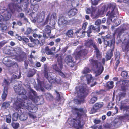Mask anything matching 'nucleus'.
<instances>
[{
	"label": "nucleus",
	"instance_id": "a878e982",
	"mask_svg": "<svg viewBox=\"0 0 129 129\" xmlns=\"http://www.w3.org/2000/svg\"><path fill=\"white\" fill-rule=\"evenodd\" d=\"M7 88H6L4 87V89L3 93L2 95V98L3 100H5L7 95Z\"/></svg>",
	"mask_w": 129,
	"mask_h": 129
},
{
	"label": "nucleus",
	"instance_id": "7ed1b4c3",
	"mask_svg": "<svg viewBox=\"0 0 129 129\" xmlns=\"http://www.w3.org/2000/svg\"><path fill=\"white\" fill-rule=\"evenodd\" d=\"M73 112L76 114L77 117L76 118H70L68 119V122L69 124L75 127H80L81 117L82 115L84 114V111L82 109H78L75 107L72 108Z\"/></svg>",
	"mask_w": 129,
	"mask_h": 129
},
{
	"label": "nucleus",
	"instance_id": "6ab92c4d",
	"mask_svg": "<svg viewBox=\"0 0 129 129\" xmlns=\"http://www.w3.org/2000/svg\"><path fill=\"white\" fill-rule=\"evenodd\" d=\"M78 11L76 9H73L70 10L68 13V14L70 16H73L77 13Z\"/></svg>",
	"mask_w": 129,
	"mask_h": 129
},
{
	"label": "nucleus",
	"instance_id": "f704fd0d",
	"mask_svg": "<svg viewBox=\"0 0 129 129\" xmlns=\"http://www.w3.org/2000/svg\"><path fill=\"white\" fill-rule=\"evenodd\" d=\"M19 124L18 123H13L12 124V126L14 128H17L19 127Z\"/></svg>",
	"mask_w": 129,
	"mask_h": 129
},
{
	"label": "nucleus",
	"instance_id": "393cba45",
	"mask_svg": "<svg viewBox=\"0 0 129 129\" xmlns=\"http://www.w3.org/2000/svg\"><path fill=\"white\" fill-rule=\"evenodd\" d=\"M36 72L34 69H30L28 74V76L29 77H32L35 74Z\"/></svg>",
	"mask_w": 129,
	"mask_h": 129
},
{
	"label": "nucleus",
	"instance_id": "8fccbe9b",
	"mask_svg": "<svg viewBox=\"0 0 129 129\" xmlns=\"http://www.w3.org/2000/svg\"><path fill=\"white\" fill-rule=\"evenodd\" d=\"M16 59H17V61L19 62H20L23 61L22 58L20 56L16 57Z\"/></svg>",
	"mask_w": 129,
	"mask_h": 129
},
{
	"label": "nucleus",
	"instance_id": "4be33fe9",
	"mask_svg": "<svg viewBox=\"0 0 129 129\" xmlns=\"http://www.w3.org/2000/svg\"><path fill=\"white\" fill-rule=\"evenodd\" d=\"M38 86L42 91H44V88H46L44 83L40 81H38Z\"/></svg>",
	"mask_w": 129,
	"mask_h": 129
},
{
	"label": "nucleus",
	"instance_id": "aec40b11",
	"mask_svg": "<svg viewBox=\"0 0 129 129\" xmlns=\"http://www.w3.org/2000/svg\"><path fill=\"white\" fill-rule=\"evenodd\" d=\"M41 52L44 53H46V54L48 55H51L53 54V53L51 52L48 47L47 46L45 47V49H42Z\"/></svg>",
	"mask_w": 129,
	"mask_h": 129
},
{
	"label": "nucleus",
	"instance_id": "603ef678",
	"mask_svg": "<svg viewBox=\"0 0 129 129\" xmlns=\"http://www.w3.org/2000/svg\"><path fill=\"white\" fill-rule=\"evenodd\" d=\"M87 24L88 23L87 22H85L83 24L82 27L83 29L85 30L86 29Z\"/></svg>",
	"mask_w": 129,
	"mask_h": 129
},
{
	"label": "nucleus",
	"instance_id": "f3484780",
	"mask_svg": "<svg viewBox=\"0 0 129 129\" xmlns=\"http://www.w3.org/2000/svg\"><path fill=\"white\" fill-rule=\"evenodd\" d=\"M58 24L60 26L66 25L68 24V21L63 17H60L58 21Z\"/></svg>",
	"mask_w": 129,
	"mask_h": 129
},
{
	"label": "nucleus",
	"instance_id": "a18cd8bd",
	"mask_svg": "<svg viewBox=\"0 0 129 129\" xmlns=\"http://www.w3.org/2000/svg\"><path fill=\"white\" fill-rule=\"evenodd\" d=\"M119 123L118 122V121L116 120H115L112 123V124H113L115 127L117 126Z\"/></svg>",
	"mask_w": 129,
	"mask_h": 129
},
{
	"label": "nucleus",
	"instance_id": "a211bd4d",
	"mask_svg": "<svg viewBox=\"0 0 129 129\" xmlns=\"http://www.w3.org/2000/svg\"><path fill=\"white\" fill-rule=\"evenodd\" d=\"M56 18V14L55 13H53L51 15L50 18H49V15H48L46 19L45 23H47L48 22L49 20L50 21L54 20Z\"/></svg>",
	"mask_w": 129,
	"mask_h": 129
},
{
	"label": "nucleus",
	"instance_id": "20e7f679",
	"mask_svg": "<svg viewBox=\"0 0 129 129\" xmlns=\"http://www.w3.org/2000/svg\"><path fill=\"white\" fill-rule=\"evenodd\" d=\"M106 9L109 10L106 16H108L111 21L114 22L118 14V9L116 4H108L106 7Z\"/></svg>",
	"mask_w": 129,
	"mask_h": 129
},
{
	"label": "nucleus",
	"instance_id": "9b49d317",
	"mask_svg": "<svg viewBox=\"0 0 129 129\" xmlns=\"http://www.w3.org/2000/svg\"><path fill=\"white\" fill-rule=\"evenodd\" d=\"M82 47L81 46H78L77 49V51L80 50L79 51H78V53L76 56V59H77L79 58L81 56L85 55L87 54V51L86 49L82 50L81 48Z\"/></svg>",
	"mask_w": 129,
	"mask_h": 129
},
{
	"label": "nucleus",
	"instance_id": "c03bdc74",
	"mask_svg": "<svg viewBox=\"0 0 129 129\" xmlns=\"http://www.w3.org/2000/svg\"><path fill=\"white\" fill-rule=\"evenodd\" d=\"M125 95V93L124 92H120L119 94V96L121 98L124 97Z\"/></svg>",
	"mask_w": 129,
	"mask_h": 129
},
{
	"label": "nucleus",
	"instance_id": "b1692460",
	"mask_svg": "<svg viewBox=\"0 0 129 129\" xmlns=\"http://www.w3.org/2000/svg\"><path fill=\"white\" fill-rule=\"evenodd\" d=\"M73 33L72 30L70 29L67 32L66 35L69 37L72 38L73 37Z\"/></svg>",
	"mask_w": 129,
	"mask_h": 129
},
{
	"label": "nucleus",
	"instance_id": "e433bc0d",
	"mask_svg": "<svg viewBox=\"0 0 129 129\" xmlns=\"http://www.w3.org/2000/svg\"><path fill=\"white\" fill-rule=\"evenodd\" d=\"M90 71L88 68L86 67L84 68L82 72L84 74H86L90 72Z\"/></svg>",
	"mask_w": 129,
	"mask_h": 129
},
{
	"label": "nucleus",
	"instance_id": "4468645a",
	"mask_svg": "<svg viewBox=\"0 0 129 129\" xmlns=\"http://www.w3.org/2000/svg\"><path fill=\"white\" fill-rule=\"evenodd\" d=\"M107 6L105 5L104 6L101 8V10H99L97 14L95 16L96 18H98L99 17H101L104 14L105 12H106L107 10L106 9Z\"/></svg>",
	"mask_w": 129,
	"mask_h": 129
},
{
	"label": "nucleus",
	"instance_id": "680f3d73",
	"mask_svg": "<svg viewBox=\"0 0 129 129\" xmlns=\"http://www.w3.org/2000/svg\"><path fill=\"white\" fill-rule=\"evenodd\" d=\"M74 21V19L70 20L68 21V23H69V24H71L73 23Z\"/></svg>",
	"mask_w": 129,
	"mask_h": 129
},
{
	"label": "nucleus",
	"instance_id": "c9c22d12",
	"mask_svg": "<svg viewBox=\"0 0 129 129\" xmlns=\"http://www.w3.org/2000/svg\"><path fill=\"white\" fill-rule=\"evenodd\" d=\"M10 105L9 103L4 102L3 103L2 105V107L6 108L8 107Z\"/></svg>",
	"mask_w": 129,
	"mask_h": 129
},
{
	"label": "nucleus",
	"instance_id": "c756f323",
	"mask_svg": "<svg viewBox=\"0 0 129 129\" xmlns=\"http://www.w3.org/2000/svg\"><path fill=\"white\" fill-rule=\"evenodd\" d=\"M97 98L96 96H93L90 100L89 102L91 104H93L97 100Z\"/></svg>",
	"mask_w": 129,
	"mask_h": 129
},
{
	"label": "nucleus",
	"instance_id": "dca6fc26",
	"mask_svg": "<svg viewBox=\"0 0 129 129\" xmlns=\"http://www.w3.org/2000/svg\"><path fill=\"white\" fill-rule=\"evenodd\" d=\"M52 73L50 72H48L47 71H46V69H45V76L48 80L49 82H52L53 81H52V80H53V79L52 78Z\"/></svg>",
	"mask_w": 129,
	"mask_h": 129
},
{
	"label": "nucleus",
	"instance_id": "473e14b6",
	"mask_svg": "<svg viewBox=\"0 0 129 129\" xmlns=\"http://www.w3.org/2000/svg\"><path fill=\"white\" fill-rule=\"evenodd\" d=\"M44 18L43 15H40L39 16L37 17V21L39 22H40L43 21Z\"/></svg>",
	"mask_w": 129,
	"mask_h": 129
},
{
	"label": "nucleus",
	"instance_id": "5fc2aeb1",
	"mask_svg": "<svg viewBox=\"0 0 129 129\" xmlns=\"http://www.w3.org/2000/svg\"><path fill=\"white\" fill-rule=\"evenodd\" d=\"M104 37H105L104 36H102V39H104V43L106 45V47L108 45H108L109 46V44H108V42H107L106 41H105L104 40Z\"/></svg>",
	"mask_w": 129,
	"mask_h": 129
},
{
	"label": "nucleus",
	"instance_id": "c85d7f7f",
	"mask_svg": "<svg viewBox=\"0 0 129 129\" xmlns=\"http://www.w3.org/2000/svg\"><path fill=\"white\" fill-rule=\"evenodd\" d=\"M45 31L48 35H49L51 33L50 26L48 25L45 27Z\"/></svg>",
	"mask_w": 129,
	"mask_h": 129
},
{
	"label": "nucleus",
	"instance_id": "052dcab7",
	"mask_svg": "<svg viewBox=\"0 0 129 129\" xmlns=\"http://www.w3.org/2000/svg\"><path fill=\"white\" fill-rule=\"evenodd\" d=\"M22 40L23 41L26 42H28L29 41V39L28 38L25 37H24L23 38Z\"/></svg>",
	"mask_w": 129,
	"mask_h": 129
},
{
	"label": "nucleus",
	"instance_id": "2f4dec72",
	"mask_svg": "<svg viewBox=\"0 0 129 129\" xmlns=\"http://www.w3.org/2000/svg\"><path fill=\"white\" fill-rule=\"evenodd\" d=\"M6 122L8 123H10L11 121V116L10 115H8L6 116Z\"/></svg>",
	"mask_w": 129,
	"mask_h": 129
},
{
	"label": "nucleus",
	"instance_id": "3c124183",
	"mask_svg": "<svg viewBox=\"0 0 129 129\" xmlns=\"http://www.w3.org/2000/svg\"><path fill=\"white\" fill-rule=\"evenodd\" d=\"M113 104L112 103H109L107 107L108 109H110L112 107Z\"/></svg>",
	"mask_w": 129,
	"mask_h": 129
},
{
	"label": "nucleus",
	"instance_id": "1a4fd4ad",
	"mask_svg": "<svg viewBox=\"0 0 129 129\" xmlns=\"http://www.w3.org/2000/svg\"><path fill=\"white\" fill-rule=\"evenodd\" d=\"M36 92L30 88L29 89V91L28 94V96L29 98L34 101L35 103L37 102V100L36 99H38L36 96Z\"/></svg>",
	"mask_w": 129,
	"mask_h": 129
},
{
	"label": "nucleus",
	"instance_id": "4c0bfd02",
	"mask_svg": "<svg viewBox=\"0 0 129 129\" xmlns=\"http://www.w3.org/2000/svg\"><path fill=\"white\" fill-rule=\"evenodd\" d=\"M9 84V83L5 79L4 80L3 82V86H4V87H5V88H7V86Z\"/></svg>",
	"mask_w": 129,
	"mask_h": 129
},
{
	"label": "nucleus",
	"instance_id": "774afa93",
	"mask_svg": "<svg viewBox=\"0 0 129 129\" xmlns=\"http://www.w3.org/2000/svg\"><path fill=\"white\" fill-rule=\"evenodd\" d=\"M94 122L96 124H98L100 123V120H94Z\"/></svg>",
	"mask_w": 129,
	"mask_h": 129
},
{
	"label": "nucleus",
	"instance_id": "338daca9",
	"mask_svg": "<svg viewBox=\"0 0 129 129\" xmlns=\"http://www.w3.org/2000/svg\"><path fill=\"white\" fill-rule=\"evenodd\" d=\"M1 28L2 29L3 31L7 29V27L6 26L4 25V26H2Z\"/></svg>",
	"mask_w": 129,
	"mask_h": 129
},
{
	"label": "nucleus",
	"instance_id": "f03ea898",
	"mask_svg": "<svg viewBox=\"0 0 129 129\" xmlns=\"http://www.w3.org/2000/svg\"><path fill=\"white\" fill-rule=\"evenodd\" d=\"M24 0H12V3H10L8 5V8L7 10H4L0 9V13H2L4 12L5 13L7 12V14H5L4 16L0 15V21H2L3 20H8L11 18V13H13L15 9H16L18 11H20L22 10L21 5L20 4L18 5L22 2Z\"/></svg>",
	"mask_w": 129,
	"mask_h": 129
},
{
	"label": "nucleus",
	"instance_id": "9d476101",
	"mask_svg": "<svg viewBox=\"0 0 129 129\" xmlns=\"http://www.w3.org/2000/svg\"><path fill=\"white\" fill-rule=\"evenodd\" d=\"M57 61L58 67L57 66L56 64H55L52 65V67L56 71H59L62 69L63 67L61 57H58Z\"/></svg>",
	"mask_w": 129,
	"mask_h": 129
},
{
	"label": "nucleus",
	"instance_id": "4d7b16f0",
	"mask_svg": "<svg viewBox=\"0 0 129 129\" xmlns=\"http://www.w3.org/2000/svg\"><path fill=\"white\" fill-rule=\"evenodd\" d=\"M7 42L5 41H3L1 42H0V47H2L5 44L7 43Z\"/></svg>",
	"mask_w": 129,
	"mask_h": 129
},
{
	"label": "nucleus",
	"instance_id": "5701e85b",
	"mask_svg": "<svg viewBox=\"0 0 129 129\" xmlns=\"http://www.w3.org/2000/svg\"><path fill=\"white\" fill-rule=\"evenodd\" d=\"M87 83L89 84L93 81V77L91 74H88L86 76Z\"/></svg>",
	"mask_w": 129,
	"mask_h": 129
},
{
	"label": "nucleus",
	"instance_id": "0eeeda50",
	"mask_svg": "<svg viewBox=\"0 0 129 129\" xmlns=\"http://www.w3.org/2000/svg\"><path fill=\"white\" fill-rule=\"evenodd\" d=\"M86 86L85 85L84 86H77L76 88L75 94H77L78 97H80V95H83L82 93L86 92L87 91V89L85 87Z\"/></svg>",
	"mask_w": 129,
	"mask_h": 129
},
{
	"label": "nucleus",
	"instance_id": "2eb2a0df",
	"mask_svg": "<svg viewBox=\"0 0 129 129\" xmlns=\"http://www.w3.org/2000/svg\"><path fill=\"white\" fill-rule=\"evenodd\" d=\"M128 102V100H126L124 101H122L121 103V106H120V108L121 109H124L126 110L127 111H129V106H126L125 104H126L127 102ZM127 113L126 114V116H129V113H127Z\"/></svg>",
	"mask_w": 129,
	"mask_h": 129
},
{
	"label": "nucleus",
	"instance_id": "69168bd1",
	"mask_svg": "<svg viewBox=\"0 0 129 129\" xmlns=\"http://www.w3.org/2000/svg\"><path fill=\"white\" fill-rule=\"evenodd\" d=\"M16 36H17L16 38L19 40H22V38L21 36H18L17 34H16Z\"/></svg>",
	"mask_w": 129,
	"mask_h": 129
},
{
	"label": "nucleus",
	"instance_id": "39448f33",
	"mask_svg": "<svg viewBox=\"0 0 129 129\" xmlns=\"http://www.w3.org/2000/svg\"><path fill=\"white\" fill-rule=\"evenodd\" d=\"M90 61L92 64L91 68L94 72L95 76L100 75L103 70V66L100 63L98 62L97 61L93 59H90Z\"/></svg>",
	"mask_w": 129,
	"mask_h": 129
},
{
	"label": "nucleus",
	"instance_id": "49530a36",
	"mask_svg": "<svg viewBox=\"0 0 129 129\" xmlns=\"http://www.w3.org/2000/svg\"><path fill=\"white\" fill-rule=\"evenodd\" d=\"M39 8V6L38 4H36L33 6V9L35 11H36Z\"/></svg>",
	"mask_w": 129,
	"mask_h": 129
},
{
	"label": "nucleus",
	"instance_id": "09e8293b",
	"mask_svg": "<svg viewBox=\"0 0 129 129\" xmlns=\"http://www.w3.org/2000/svg\"><path fill=\"white\" fill-rule=\"evenodd\" d=\"M88 29L87 31V33L88 34V37L90 36V34L92 32L91 29H92V28H90V26L88 28Z\"/></svg>",
	"mask_w": 129,
	"mask_h": 129
},
{
	"label": "nucleus",
	"instance_id": "0e129e2a",
	"mask_svg": "<svg viewBox=\"0 0 129 129\" xmlns=\"http://www.w3.org/2000/svg\"><path fill=\"white\" fill-rule=\"evenodd\" d=\"M90 28H92V29L95 30H95H96V29L97 28V27H96L95 26H94L91 25L90 26Z\"/></svg>",
	"mask_w": 129,
	"mask_h": 129
},
{
	"label": "nucleus",
	"instance_id": "7c9ffc66",
	"mask_svg": "<svg viewBox=\"0 0 129 129\" xmlns=\"http://www.w3.org/2000/svg\"><path fill=\"white\" fill-rule=\"evenodd\" d=\"M32 31H34V30H32L31 28H28L26 30L25 32L24 33L25 35H27L29 34Z\"/></svg>",
	"mask_w": 129,
	"mask_h": 129
},
{
	"label": "nucleus",
	"instance_id": "6e6552de",
	"mask_svg": "<svg viewBox=\"0 0 129 129\" xmlns=\"http://www.w3.org/2000/svg\"><path fill=\"white\" fill-rule=\"evenodd\" d=\"M129 81L127 80L121 79L119 81H118L116 83L117 85H118L120 84L121 85V89L123 91H126L127 89V84L128 83Z\"/></svg>",
	"mask_w": 129,
	"mask_h": 129
},
{
	"label": "nucleus",
	"instance_id": "37998d69",
	"mask_svg": "<svg viewBox=\"0 0 129 129\" xmlns=\"http://www.w3.org/2000/svg\"><path fill=\"white\" fill-rule=\"evenodd\" d=\"M99 0H91L92 4L94 5H96L98 3Z\"/></svg>",
	"mask_w": 129,
	"mask_h": 129
},
{
	"label": "nucleus",
	"instance_id": "cd10ccee",
	"mask_svg": "<svg viewBox=\"0 0 129 129\" xmlns=\"http://www.w3.org/2000/svg\"><path fill=\"white\" fill-rule=\"evenodd\" d=\"M19 114L17 113H15L13 115L12 120L13 121H16L18 119Z\"/></svg>",
	"mask_w": 129,
	"mask_h": 129
},
{
	"label": "nucleus",
	"instance_id": "ea45409f",
	"mask_svg": "<svg viewBox=\"0 0 129 129\" xmlns=\"http://www.w3.org/2000/svg\"><path fill=\"white\" fill-rule=\"evenodd\" d=\"M129 45L128 44H127L125 46H123V49L127 51H129Z\"/></svg>",
	"mask_w": 129,
	"mask_h": 129
},
{
	"label": "nucleus",
	"instance_id": "e2e57ef3",
	"mask_svg": "<svg viewBox=\"0 0 129 129\" xmlns=\"http://www.w3.org/2000/svg\"><path fill=\"white\" fill-rule=\"evenodd\" d=\"M91 9L88 8H87V9L86 10V13L87 14H89L91 13Z\"/></svg>",
	"mask_w": 129,
	"mask_h": 129
},
{
	"label": "nucleus",
	"instance_id": "bb28decb",
	"mask_svg": "<svg viewBox=\"0 0 129 129\" xmlns=\"http://www.w3.org/2000/svg\"><path fill=\"white\" fill-rule=\"evenodd\" d=\"M27 116L26 114H21L19 117V119L21 121H24L27 119Z\"/></svg>",
	"mask_w": 129,
	"mask_h": 129
},
{
	"label": "nucleus",
	"instance_id": "13d9d810",
	"mask_svg": "<svg viewBox=\"0 0 129 129\" xmlns=\"http://www.w3.org/2000/svg\"><path fill=\"white\" fill-rule=\"evenodd\" d=\"M30 117L33 119H35L36 118V116L33 115L31 113H29V114Z\"/></svg>",
	"mask_w": 129,
	"mask_h": 129
},
{
	"label": "nucleus",
	"instance_id": "f257e3e1",
	"mask_svg": "<svg viewBox=\"0 0 129 129\" xmlns=\"http://www.w3.org/2000/svg\"><path fill=\"white\" fill-rule=\"evenodd\" d=\"M15 92L19 95H22L23 96L21 99L18 98L17 101L15 102V105L17 106L16 110L20 113H21L22 110L24 108L29 110L31 113L35 112L37 109V107L32 104L31 101L28 100L27 97L24 95L26 94V91L24 88L22 87L20 85L15 86L14 87Z\"/></svg>",
	"mask_w": 129,
	"mask_h": 129
},
{
	"label": "nucleus",
	"instance_id": "f8f14e48",
	"mask_svg": "<svg viewBox=\"0 0 129 129\" xmlns=\"http://www.w3.org/2000/svg\"><path fill=\"white\" fill-rule=\"evenodd\" d=\"M3 62L6 66L8 67H10L11 66L17 64L16 62L13 61L12 62L10 60L6 57L3 59Z\"/></svg>",
	"mask_w": 129,
	"mask_h": 129
},
{
	"label": "nucleus",
	"instance_id": "bf43d9fd",
	"mask_svg": "<svg viewBox=\"0 0 129 129\" xmlns=\"http://www.w3.org/2000/svg\"><path fill=\"white\" fill-rule=\"evenodd\" d=\"M114 23L116 24L115 25L116 26H117L120 24V22H119L118 20L116 19Z\"/></svg>",
	"mask_w": 129,
	"mask_h": 129
},
{
	"label": "nucleus",
	"instance_id": "6e6d98bb",
	"mask_svg": "<svg viewBox=\"0 0 129 129\" xmlns=\"http://www.w3.org/2000/svg\"><path fill=\"white\" fill-rule=\"evenodd\" d=\"M113 49H112L111 50V52L110 53V54L109 55V56H110L109 57H107V58L108 59H110L111 58V57L112 56L113 54H112V53L113 51Z\"/></svg>",
	"mask_w": 129,
	"mask_h": 129
},
{
	"label": "nucleus",
	"instance_id": "412c9836",
	"mask_svg": "<svg viewBox=\"0 0 129 129\" xmlns=\"http://www.w3.org/2000/svg\"><path fill=\"white\" fill-rule=\"evenodd\" d=\"M104 105L103 103L102 102H99L96 103L94 105V108L95 109H98L102 107Z\"/></svg>",
	"mask_w": 129,
	"mask_h": 129
},
{
	"label": "nucleus",
	"instance_id": "72a5a7b5",
	"mask_svg": "<svg viewBox=\"0 0 129 129\" xmlns=\"http://www.w3.org/2000/svg\"><path fill=\"white\" fill-rule=\"evenodd\" d=\"M113 81H111L108 82L107 83V86L109 89L112 88L113 86Z\"/></svg>",
	"mask_w": 129,
	"mask_h": 129
},
{
	"label": "nucleus",
	"instance_id": "ddd939ff",
	"mask_svg": "<svg viewBox=\"0 0 129 129\" xmlns=\"http://www.w3.org/2000/svg\"><path fill=\"white\" fill-rule=\"evenodd\" d=\"M64 61L67 64L71 67L73 66L74 65V62L70 55H68L66 57Z\"/></svg>",
	"mask_w": 129,
	"mask_h": 129
},
{
	"label": "nucleus",
	"instance_id": "79ce46f5",
	"mask_svg": "<svg viewBox=\"0 0 129 129\" xmlns=\"http://www.w3.org/2000/svg\"><path fill=\"white\" fill-rule=\"evenodd\" d=\"M33 42L37 45L39 44L40 43L39 41L36 39H34Z\"/></svg>",
	"mask_w": 129,
	"mask_h": 129
},
{
	"label": "nucleus",
	"instance_id": "864d4df0",
	"mask_svg": "<svg viewBox=\"0 0 129 129\" xmlns=\"http://www.w3.org/2000/svg\"><path fill=\"white\" fill-rule=\"evenodd\" d=\"M58 72H59V74L62 77L64 78L67 77L62 72H61V70L60 71H59Z\"/></svg>",
	"mask_w": 129,
	"mask_h": 129
},
{
	"label": "nucleus",
	"instance_id": "de8ad7c7",
	"mask_svg": "<svg viewBox=\"0 0 129 129\" xmlns=\"http://www.w3.org/2000/svg\"><path fill=\"white\" fill-rule=\"evenodd\" d=\"M101 20L98 19L95 21V25H99L101 24Z\"/></svg>",
	"mask_w": 129,
	"mask_h": 129
},
{
	"label": "nucleus",
	"instance_id": "423d86ee",
	"mask_svg": "<svg viewBox=\"0 0 129 129\" xmlns=\"http://www.w3.org/2000/svg\"><path fill=\"white\" fill-rule=\"evenodd\" d=\"M88 47L92 45L95 50V52L96 55V57L99 60H100L101 58V54L99 50L97 49L96 45L93 40H87L85 44Z\"/></svg>",
	"mask_w": 129,
	"mask_h": 129
},
{
	"label": "nucleus",
	"instance_id": "58836bf2",
	"mask_svg": "<svg viewBox=\"0 0 129 129\" xmlns=\"http://www.w3.org/2000/svg\"><path fill=\"white\" fill-rule=\"evenodd\" d=\"M128 73L127 71H123L122 72L121 75L123 77H125L127 76Z\"/></svg>",
	"mask_w": 129,
	"mask_h": 129
},
{
	"label": "nucleus",
	"instance_id": "a19ab883",
	"mask_svg": "<svg viewBox=\"0 0 129 129\" xmlns=\"http://www.w3.org/2000/svg\"><path fill=\"white\" fill-rule=\"evenodd\" d=\"M46 96L47 99L51 100L53 99V97L50 93H47L46 94Z\"/></svg>",
	"mask_w": 129,
	"mask_h": 129
}]
</instances>
